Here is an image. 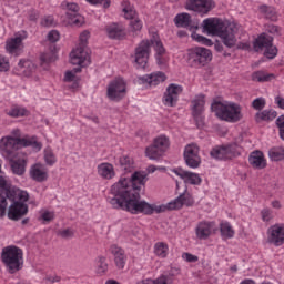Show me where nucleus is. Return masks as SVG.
<instances>
[{
	"mask_svg": "<svg viewBox=\"0 0 284 284\" xmlns=\"http://www.w3.org/2000/svg\"><path fill=\"white\" fill-rule=\"evenodd\" d=\"M145 183H148L145 171H135L131 178H121L110 189V205L113 210H123L131 214H146L148 216H151L153 212L161 214L168 210H181L183 205L186 207L194 205V197L187 193V189L166 205L150 204L145 200H141V190L145 187Z\"/></svg>",
	"mask_w": 284,
	"mask_h": 284,
	"instance_id": "nucleus-1",
	"label": "nucleus"
},
{
	"mask_svg": "<svg viewBox=\"0 0 284 284\" xmlns=\"http://www.w3.org/2000/svg\"><path fill=\"white\" fill-rule=\"evenodd\" d=\"M30 199V195L26 191H21L9 183L4 186H0V217L6 216V210H8V219L10 221H21L26 214H28V204L26 202Z\"/></svg>",
	"mask_w": 284,
	"mask_h": 284,
	"instance_id": "nucleus-2",
	"label": "nucleus"
},
{
	"mask_svg": "<svg viewBox=\"0 0 284 284\" xmlns=\"http://www.w3.org/2000/svg\"><path fill=\"white\" fill-rule=\"evenodd\" d=\"M200 30L206 37H236V34H241L242 29L236 22L219 17H211L205 18L201 22Z\"/></svg>",
	"mask_w": 284,
	"mask_h": 284,
	"instance_id": "nucleus-3",
	"label": "nucleus"
},
{
	"mask_svg": "<svg viewBox=\"0 0 284 284\" xmlns=\"http://www.w3.org/2000/svg\"><path fill=\"white\" fill-rule=\"evenodd\" d=\"M152 48L155 50V55H165V47H163L161 40L156 38L144 39L135 49V63L140 68H145V65H148V59H150Z\"/></svg>",
	"mask_w": 284,
	"mask_h": 284,
	"instance_id": "nucleus-4",
	"label": "nucleus"
},
{
	"mask_svg": "<svg viewBox=\"0 0 284 284\" xmlns=\"http://www.w3.org/2000/svg\"><path fill=\"white\" fill-rule=\"evenodd\" d=\"M212 112L215 113L217 119L222 121H227L229 123H239L243 119V113H241V105L234 102H221L214 101L211 104Z\"/></svg>",
	"mask_w": 284,
	"mask_h": 284,
	"instance_id": "nucleus-5",
	"label": "nucleus"
},
{
	"mask_svg": "<svg viewBox=\"0 0 284 284\" xmlns=\"http://www.w3.org/2000/svg\"><path fill=\"white\" fill-rule=\"evenodd\" d=\"M1 258L9 274H17L23 270V250L19 246L11 245L2 248Z\"/></svg>",
	"mask_w": 284,
	"mask_h": 284,
	"instance_id": "nucleus-6",
	"label": "nucleus"
},
{
	"mask_svg": "<svg viewBox=\"0 0 284 284\" xmlns=\"http://www.w3.org/2000/svg\"><path fill=\"white\" fill-rule=\"evenodd\" d=\"M212 61V51L205 47H194L187 50L186 63L190 68H205Z\"/></svg>",
	"mask_w": 284,
	"mask_h": 284,
	"instance_id": "nucleus-7",
	"label": "nucleus"
},
{
	"mask_svg": "<svg viewBox=\"0 0 284 284\" xmlns=\"http://www.w3.org/2000/svg\"><path fill=\"white\" fill-rule=\"evenodd\" d=\"M70 62L79 68L90 65V49L88 48V38H80L79 44L70 53Z\"/></svg>",
	"mask_w": 284,
	"mask_h": 284,
	"instance_id": "nucleus-8",
	"label": "nucleus"
},
{
	"mask_svg": "<svg viewBox=\"0 0 284 284\" xmlns=\"http://www.w3.org/2000/svg\"><path fill=\"white\" fill-rule=\"evenodd\" d=\"M19 148H23L21 138H2L0 140V151L7 161H14L19 158Z\"/></svg>",
	"mask_w": 284,
	"mask_h": 284,
	"instance_id": "nucleus-9",
	"label": "nucleus"
},
{
	"mask_svg": "<svg viewBox=\"0 0 284 284\" xmlns=\"http://www.w3.org/2000/svg\"><path fill=\"white\" fill-rule=\"evenodd\" d=\"M170 150V138L160 135L145 149V155L152 161L161 159Z\"/></svg>",
	"mask_w": 284,
	"mask_h": 284,
	"instance_id": "nucleus-10",
	"label": "nucleus"
},
{
	"mask_svg": "<svg viewBox=\"0 0 284 284\" xmlns=\"http://www.w3.org/2000/svg\"><path fill=\"white\" fill-rule=\"evenodd\" d=\"M254 52H263L266 59H276L278 54V48L274 45V38L257 37L253 41Z\"/></svg>",
	"mask_w": 284,
	"mask_h": 284,
	"instance_id": "nucleus-11",
	"label": "nucleus"
},
{
	"mask_svg": "<svg viewBox=\"0 0 284 284\" xmlns=\"http://www.w3.org/2000/svg\"><path fill=\"white\" fill-rule=\"evenodd\" d=\"M173 23L176 28H186L191 32V37H203L197 33L201 30L199 22H193L192 16L187 12L178 13L173 19Z\"/></svg>",
	"mask_w": 284,
	"mask_h": 284,
	"instance_id": "nucleus-12",
	"label": "nucleus"
},
{
	"mask_svg": "<svg viewBox=\"0 0 284 284\" xmlns=\"http://www.w3.org/2000/svg\"><path fill=\"white\" fill-rule=\"evenodd\" d=\"M61 6H62L63 10L67 11L65 12L67 19L71 26L80 27L85 23V18H83V16H81V13H79L81 8L79 7V4L77 2L64 1V2H62Z\"/></svg>",
	"mask_w": 284,
	"mask_h": 284,
	"instance_id": "nucleus-13",
	"label": "nucleus"
},
{
	"mask_svg": "<svg viewBox=\"0 0 284 284\" xmlns=\"http://www.w3.org/2000/svg\"><path fill=\"white\" fill-rule=\"evenodd\" d=\"M216 4L212 0H186L184 8L192 12H197V14L203 17L204 14L212 12Z\"/></svg>",
	"mask_w": 284,
	"mask_h": 284,
	"instance_id": "nucleus-14",
	"label": "nucleus"
},
{
	"mask_svg": "<svg viewBox=\"0 0 284 284\" xmlns=\"http://www.w3.org/2000/svg\"><path fill=\"white\" fill-rule=\"evenodd\" d=\"M199 152H201V149L197 144L194 143L187 144L184 148L183 156L187 168H192L193 170H195L196 168H199V165H201V155L199 154Z\"/></svg>",
	"mask_w": 284,
	"mask_h": 284,
	"instance_id": "nucleus-15",
	"label": "nucleus"
},
{
	"mask_svg": "<svg viewBox=\"0 0 284 284\" xmlns=\"http://www.w3.org/2000/svg\"><path fill=\"white\" fill-rule=\"evenodd\" d=\"M125 90V81L123 79L118 78L110 82L106 91V95L110 101H121V99L125 98L126 94Z\"/></svg>",
	"mask_w": 284,
	"mask_h": 284,
	"instance_id": "nucleus-16",
	"label": "nucleus"
},
{
	"mask_svg": "<svg viewBox=\"0 0 284 284\" xmlns=\"http://www.w3.org/2000/svg\"><path fill=\"white\" fill-rule=\"evenodd\" d=\"M59 41V37H48L45 40L47 45H49V49L51 52L49 53H42L40 55V65H48L50 63H54L57 61V52H59V48L57 47V43Z\"/></svg>",
	"mask_w": 284,
	"mask_h": 284,
	"instance_id": "nucleus-17",
	"label": "nucleus"
},
{
	"mask_svg": "<svg viewBox=\"0 0 284 284\" xmlns=\"http://www.w3.org/2000/svg\"><path fill=\"white\" fill-rule=\"evenodd\" d=\"M203 112H205V97L197 95L192 100V116L197 128H203Z\"/></svg>",
	"mask_w": 284,
	"mask_h": 284,
	"instance_id": "nucleus-18",
	"label": "nucleus"
},
{
	"mask_svg": "<svg viewBox=\"0 0 284 284\" xmlns=\"http://www.w3.org/2000/svg\"><path fill=\"white\" fill-rule=\"evenodd\" d=\"M267 242L275 247H281L284 243V224H275L268 227Z\"/></svg>",
	"mask_w": 284,
	"mask_h": 284,
	"instance_id": "nucleus-19",
	"label": "nucleus"
},
{
	"mask_svg": "<svg viewBox=\"0 0 284 284\" xmlns=\"http://www.w3.org/2000/svg\"><path fill=\"white\" fill-rule=\"evenodd\" d=\"M181 92H183V87L171 83L164 92V105H168L169 108H174V105H176V103L179 102V94H181Z\"/></svg>",
	"mask_w": 284,
	"mask_h": 284,
	"instance_id": "nucleus-20",
	"label": "nucleus"
},
{
	"mask_svg": "<svg viewBox=\"0 0 284 284\" xmlns=\"http://www.w3.org/2000/svg\"><path fill=\"white\" fill-rule=\"evenodd\" d=\"M30 178L37 183H45L48 181V168L41 163H36L30 168Z\"/></svg>",
	"mask_w": 284,
	"mask_h": 284,
	"instance_id": "nucleus-21",
	"label": "nucleus"
},
{
	"mask_svg": "<svg viewBox=\"0 0 284 284\" xmlns=\"http://www.w3.org/2000/svg\"><path fill=\"white\" fill-rule=\"evenodd\" d=\"M173 172L174 174H176V176H180V179H183L184 183L189 185H199L203 181L201 179V175H199V173L185 171L183 169H175L173 170Z\"/></svg>",
	"mask_w": 284,
	"mask_h": 284,
	"instance_id": "nucleus-22",
	"label": "nucleus"
},
{
	"mask_svg": "<svg viewBox=\"0 0 284 284\" xmlns=\"http://www.w3.org/2000/svg\"><path fill=\"white\" fill-rule=\"evenodd\" d=\"M165 79H168V77H165V73L158 71L139 78V83L152 88V85H159V83H163Z\"/></svg>",
	"mask_w": 284,
	"mask_h": 284,
	"instance_id": "nucleus-23",
	"label": "nucleus"
},
{
	"mask_svg": "<svg viewBox=\"0 0 284 284\" xmlns=\"http://www.w3.org/2000/svg\"><path fill=\"white\" fill-rule=\"evenodd\" d=\"M14 72L23 77H32L37 72V64L31 60H20L18 65L14 68Z\"/></svg>",
	"mask_w": 284,
	"mask_h": 284,
	"instance_id": "nucleus-24",
	"label": "nucleus"
},
{
	"mask_svg": "<svg viewBox=\"0 0 284 284\" xmlns=\"http://www.w3.org/2000/svg\"><path fill=\"white\" fill-rule=\"evenodd\" d=\"M110 252L114 256V263L118 270H123V267H125V262L128 261L125 251L119 245L113 244L110 247Z\"/></svg>",
	"mask_w": 284,
	"mask_h": 284,
	"instance_id": "nucleus-25",
	"label": "nucleus"
},
{
	"mask_svg": "<svg viewBox=\"0 0 284 284\" xmlns=\"http://www.w3.org/2000/svg\"><path fill=\"white\" fill-rule=\"evenodd\" d=\"M6 50L9 54H19V52H23V38L16 37L8 39L6 41Z\"/></svg>",
	"mask_w": 284,
	"mask_h": 284,
	"instance_id": "nucleus-26",
	"label": "nucleus"
},
{
	"mask_svg": "<svg viewBox=\"0 0 284 284\" xmlns=\"http://www.w3.org/2000/svg\"><path fill=\"white\" fill-rule=\"evenodd\" d=\"M248 162L255 170H263L267 168L265 155L261 151H253L248 156Z\"/></svg>",
	"mask_w": 284,
	"mask_h": 284,
	"instance_id": "nucleus-27",
	"label": "nucleus"
},
{
	"mask_svg": "<svg viewBox=\"0 0 284 284\" xmlns=\"http://www.w3.org/2000/svg\"><path fill=\"white\" fill-rule=\"evenodd\" d=\"M10 163L13 174H17L18 176H23V174H26V165H28V160H26V158H16L10 161Z\"/></svg>",
	"mask_w": 284,
	"mask_h": 284,
	"instance_id": "nucleus-28",
	"label": "nucleus"
},
{
	"mask_svg": "<svg viewBox=\"0 0 284 284\" xmlns=\"http://www.w3.org/2000/svg\"><path fill=\"white\" fill-rule=\"evenodd\" d=\"M214 227V222H201L196 227L197 239L205 240L212 234V229Z\"/></svg>",
	"mask_w": 284,
	"mask_h": 284,
	"instance_id": "nucleus-29",
	"label": "nucleus"
},
{
	"mask_svg": "<svg viewBox=\"0 0 284 284\" xmlns=\"http://www.w3.org/2000/svg\"><path fill=\"white\" fill-rule=\"evenodd\" d=\"M234 150L233 145L229 146H222V148H215L211 151L212 159L223 160V159H230V152Z\"/></svg>",
	"mask_w": 284,
	"mask_h": 284,
	"instance_id": "nucleus-30",
	"label": "nucleus"
},
{
	"mask_svg": "<svg viewBox=\"0 0 284 284\" xmlns=\"http://www.w3.org/2000/svg\"><path fill=\"white\" fill-rule=\"evenodd\" d=\"M106 33L109 37H125V26L121 22H113L106 27Z\"/></svg>",
	"mask_w": 284,
	"mask_h": 284,
	"instance_id": "nucleus-31",
	"label": "nucleus"
},
{
	"mask_svg": "<svg viewBox=\"0 0 284 284\" xmlns=\"http://www.w3.org/2000/svg\"><path fill=\"white\" fill-rule=\"evenodd\" d=\"M258 10L262 17H264V19H268L270 21H276V19H278L276 9L272 6L261 4L258 7Z\"/></svg>",
	"mask_w": 284,
	"mask_h": 284,
	"instance_id": "nucleus-32",
	"label": "nucleus"
},
{
	"mask_svg": "<svg viewBox=\"0 0 284 284\" xmlns=\"http://www.w3.org/2000/svg\"><path fill=\"white\" fill-rule=\"evenodd\" d=\"M98 174L102 176V179H114V166L110 163L99 164Z\"/></svg>",
	"mask_w": 284,
	"mask_h": 284,
	"instance_id": "nucleus-33",
	"label": "nucleus"
},
{
	"mask_svg": "<svg viewBox=\"0 0 284 284\" xmlns=\"http://www.w3.org/2000/svg\"><path fill=\"white\" fill-rule=\"evenodd\" d=\"M277 113L274 110H264L262 112L256 113L255 121L261 123V121H274L276 119Z\"/></svg>",
	"mask_w": 284,
	"mask_h": 284,
	"instance_id": "nucleus-34",
	"label": "nucleus"
},
{
	"mask_svg": "<svg viewBox=\"0 0 284 284\" xmlns=\"http://www.w3.org/2000/svg\"><path fill=\"white\" fill-rule=\"evenodd\" d=\"M275 79L274 73H265V71H256L252 74V80L257 81L258 83H267Z\"/></svg>",
	"mask_w": 284,
	"mask_h": 284,
	"instance_id": "nucleus-35",
	"label": "nucleus"
},
{
	"mask_svg": "<svg viewBox=\"0 0 284 284\" xmlns=\"http://www.w3.org/2000/svg\"><path fill=\"white\" fill-rule=\"evenodd\" d=\"M118 165L122 172H132L134 168V161L128 155H123L119 159Z\"/></svg>",
	"mask_w": 284,
	"mask_h": 284,
	"instance_id": "nucleus-36",
	"label": "nucleus"
},
{
	"mask_svg": "<svg viewBox=\"0 0 284 284\" xmlns=\"http://www.w3.org/2000/svg\"><path fill=\"white\" fill-rule=\"evenodd\" d=\"M22 148H32L34 152H41V148H43V144L39 141H37L36 138L32 139H21Z\"/></svg>",
	"mask_w": 284,
	"mask_h": 284,
	"instance_id": "nucleus-37",
	"label": "nucleus"
},
{
	"mask_svg": "<svg viewBox=\"0 0 284 284\" xmlns=\"http://www.w3.org/2000/svg\"><path fill=\"white\" fill-rule=\"evenodd\" d=\"M268 156H270L271 161H283L284 148L275 146V148L270 149Z\"/></svg>",
	"mask_w": 284,
	"mask_h": 284,
	"instance_id": "nucleus-38",
	"label": "nucleus"
},
{
	"mask_svg": "<svg viewBox=\"0 0 284 284\" xmlns=\"http://www.w3.org/2000/svg\"><path fill=\"white\" fill-rule=\"evenodd\" d=\"M267 34L281 36L283 34V29L275 24H266L265 32L261 33L260 37H267Z\"/></svg>",
	"mask_w": 284,
	"mask_h": 284,
	"instance_id": "nucleus-39",
	"label": "nucleus"
},
{
	"mask_svg": "<svg viewBox=\"0 0 284 284\" xmlns=\"http://www.w3.org/2000/svg\"><path fill=\"white\" fill-rule=\"evenodd\" d=\"M220 232L223 239H232L234 236V230L230 223L225 222L220 225Z\"/></svg>",
	"mask_w": 284,
	"mask_h": 284,
	"instance_id": "nucleus-40",
	"label": "nucleus"
},
{
	"mask_svg": "<svg viewBox=\"0 0 284 284\" xmlns=\"http://www.w3.org/2000/svg\"><path fill=\"white\" fill-rule=\"evenodd\" d=\"M154 252L156 256H160L161 258H165V256H168V244L163 242H158L154 246Z\"/></svg>",
	"mask_w": 284,
	"mask_h": 284,
	"instance_id": "nucleus-41",
	"label": "nucleus"
},
{
	"mask_svg": "<svg viewBox=\"0 0 284 284\" xmlns=\"http://www.w3.org/2000/svg\"><path fill=\"white\" fill-rule=\"evenodd\" d=\"M44 161L47 165H54V163H57V155H54L52 149L47 148L44 150Z\"/></svg>",
	"mask_w": 284,
	"mask_h": 284,
	"instance_id": "nucleus-42",
	"label": "nucleus"
},
{
	"mask_svg": "<svg viewBox=\"0 0 284 284\" xmlns=\"http://www.w3.org/2000/svg\"><path fill=\"white\" fill-rule=\"evenodd\" d=\"M98 274H105L108 272V263L105 256H99L97 261Z\"/></svg>",
	"mask_w": 284,
	"mask_h": 284,
	"instance_id": "nucleus-43",
	"label": "nucleus"
},
{
	"mask_svg": "<svg viewBox=\"0 0 284 284\" xmlns=\"http://www.w3.org/2000/svg\"><path fill=\"white\" fill-rule=\"evenodd\" d=\"M142 28H143V23L139 18H135L130 21V30L132 32H141Z\"/></svg>",
	"mask_w": 284,
	"mask_h": 284,
	"instance_id": "nucleus-44",
	"label": "nucleus"
},
{
	"mask_svg": "<svg viewBox=\"0 0 284 284\" xmlns=\"http://www.w3.org/2000/svg\"><path fill=\"white\" fill-rule=\"evenodd\" d=\"M9 116L18 119L19 116H26V109L12 108L8 113Z\"/></svg>",
	"mask_w": 284,
	"mask_h": 284,
	"instance_id": "nucleus-45",
	"label": "nucleus"
},
{
	"mask_svg": "<svg viewBox=\"0 0 284 284\" xmlns=\"http://www.w3.org/2000/svg\"><path fill=\"white\" fill-rule=\"evenodd\" d=\"M220 39L226 48H234L236 45V39L234 37H221Z\"/></svg>",
	"mask_w": 284,
	"mask_h": 284,
	"instance_id": "nucleus-46",
	"label": "nucleus"
},
{
	"mask_svg": "<svg viewBox=\"0 0 284 284\" xmlns=\"http://www.w3.org/2000/svg\"><path fill=\"white\" fill-rule=\"evenodd\" d=\"M123 12H124L125 19H131V21L136 19V18H134V17H136V11L134 9H132V7H130V6L124 7Z\"/></svg>",
	"mask_w": 284,
	"mask_h": 284,
	"instance_id": "nucleus-47",
	"label": "nucleus"
},
{
	"mask_svg": "<svg viewBox=\"0 0 284 284\" xmlns=\"http://www.w3.org/2000/svg\"><path fill=\"white\" fill-rule=\"evenodd\" d=\"M10 70V61L8 58L0 55V72H8Z\"/></svg>",
	"mask_w": 284,
	"mask_h": 284,
	"instance_id": "nucleus-48",
	"label": "nucleus"
},
{
	"mask_svg": "<svg viewBox=\"0 0 284 284\" xmlns=\"http://www.w3.org/2000/svg\"><path fill=\"white\" fill-rule=\"evenodd\" d=\"M276 125L280 130V139H282V141H284V114L280 115L276 119Z\"/></svg>",
	"mask_w": 284,
	"mask_h": 284,
	"instance_id": "nucleus-49",
	"label": "nucleus"
},
{
	"mask_svg": "<svg viewBox=\"0 0 284 284\" xmlns=\"http://www.w3.org/2000/svg\"><path fill=\"white\" fill-rule=\"evenodd\" d=\"M78 72H81V67L74 68L73 71H67L64 74V81H74V74H78Z\"/></svg>",
	"mask_w": 284,
	"mask_h": 284,
	"instance_id": "nucleus-50",
	"label": "nucleus"
},
{
	"mask_svg": "<svg viewBox=\"0 0 284 284\" xmlns=\"http://www.w3.org/2000/svg\"><path fill=\"white\" fill-rule=\"evenodd\" d=\"M193 39L197 43H201L202 45H206L207 48L214 45V42L206 37H194Z\"/></svg>",
	"mask_w": 284,
	"mask_h": 284,
	"instance_id": "nucleus-51",
	"label": "nucleus"
},
{
	"mask_svg": "<svg viewBox=\"0 0 284 284\" xmlns=\"http://www.w3.org/2000/svg\"><path fill=\"white\" fill-rule=\"evenodd\" d=\"M41 26H43L44 28H52V26H55L54 17L52 16L44 17L41 21Z\"/></svg>",
	"mask_w": 284,
	"mask_h": 284,
	"instance_id": "nucleus-52",
	"label": "nucleus"
},
{
	"mask_svg": "<svg viewBox=\"0 0 284 284\" xmlns=\"http://www.w3.org/2000/svg\"><path fill=\"white\" fill-rule=\"evenodd\" d=\"M252 105L254 110H263L265 108V99L263 98H256L253 102Z\"/></svg>",
	"mask_w": 284,
	"mask_h": 284,
	"instance_id": "nucleus-53",
	"label": "nucleus"
},
{
	"mask_svg": "<svg viewBox=\"0 0 284 284\" xmlns=\"http://www.w3.org/2000/svg\"><path fill=\"white\" fill-rule=\"evenodd\" d=\"M182 258L186 261V263H196V261H199V256L192 255V253H183Z\"/></svg>",
	"mask_w": 284,
	"mask_h": 284,
	"instance_id": "nucleus-54",
	"label": "nucleus"
},
{
	"mask_svg": "<svg viewBox=\"0 0 284 284\" xmlns=\"http://www.w3.org/2000/svg\"><path fill=\"white\" fill-rule=\"evenodd\" d=\"M41 219L44 221V223H50V221H54V213L45 211L41 214Z\"/></svg>",
	"mask_w": 284,
	"mask_h": 284,
	"instance_id": "nucleus-55",
	"label": "nucleus"
},
{
	"mask_svg": "<svg viewBox=\"0 0 284 284\" xmlns=\"http://www.w3.org/2000/svg\"><path fill=\"white\" fill-rule=\"evenodd\" d=\"M59 236L62 239H72V236H74V231H72V229L60 231Z\"/></svg>",
	"mask_w": 284,
	"mask_h": 284,
	"instance_id": "nucleus-56",
	"label": "nucleus"
},
{
	"mask_svg": "<svg viewBox=\"0 0 284 284\" xmlns=\"http://www.w3.org/2000/svg\"><path fill=\"white\" fill-rule=\"evenodd\" d=\"M88 3H90L91 6H99L101 3H103V8H108L110 6V0H85Z\"/></svg>",
	"mask_w": 284,
	"mask_h": 284,
	"instance_id": "nucleus-57",
	"label": "nucleus"
},
{
	"mask_svg": "<svg viewBox=\"0 0 284 284\" xmlns=\"http://www.w3.org/2000/svg\"><path fill=\"white\" fill-rule=\"evenodd\" d=\"M158 65L164 67L166 63L165 55H155Z\"/></svg>",
	"mask_w": 284,
	"mask_h": 284,
	"instance_id": "nucleus-58",
	"label": "nucleus"
},
{
	"mask_svg": "<svg viewBox=\"0 0 284 284\" xmlns=\"http://www.w3.org/2000/svg\"><path fill=\"white\" fill-rule=\"evenodd\" d=\"M271 216H272V212H270V210L264 209L262 211V219H263V221H270Z\"/></svg>",
	"mask_w": 284,
	"mask_h": 284,
	"instance_id": "nucleus-59",
	"label": "nucleus"
},
{
	"mask_svg": "<svg viewBox=\"0 0 284 284\" xmlns=\"http://www.w3.org/2000/svg\"><path fill=\"white\" fill-rule=\"evenodd\" d=\"M213 45H214V49L216 52H223V42L222 41L216 40L213 43Z\"/></svg>",
	"mask_w": 284,
	"mask_h": 284,
	"instance_id": "nucleus-60",
	"label": "nucleus"
},
{
	"mask_svg": "<svg viewBox=\"0 0 284 284\" xmlns=\"http://www.w3.org/2000/svg\"><path fill=\"white\" fill-rule=\"evenodd\" d=\"M251 45H250V43H247V42H240L239 44H237V49L239 50H251Z\"/></svg>",
	"mask_w": 284,
	"mask_h": 284,
	"instance_id": "nucleus-61",
	"label": "nucleus"
},
{
	"mask_svg": "<svg viewBox=\"0 0 284 284\" xmlns=\"http://www.w3.org/2000/svg\"><path fill=\"white\" fill-rule=\"evenodd\" d=\"M179 274H181V268L179 267H171V270L169 271L170 276H179Z\"/></svg>",
	"mask_w": 284,
	"mask_h": 284,
	"instance_id": "nucleus-62",
	"label": "nucleus"
},
{
	"mask_svg": "<svg viewBox=\"0 0 284 284\" xmlns=\"http://www.w3.org/2000/svg\"><path fill=\"white\" fill-rule=\"evenodd\" d=\"M275 103L278 105L281 110H284V99L282 97H276Z\"/></svg>",
	"mask_w": 284,
	"mask_h": 284,
	"instance_id": "nucleus-63",
	"label": "nucleus"
},
{
	"mask_svg": "<svg viewBox=\"0 0 284 284\" xmlns=\"http://www.w3.org/2000/svg\"><path fill=\"white\" fill-rule=\"evenodd\" d=\"M45 281H48V283H59V281H61V277L59 276H47Z\"/></svg>",
	"mask_w": 284,
	"mask_h": 284,
	"instance_id": "nucleus-64",
	"label": "nucleus"
}]
</instances>
